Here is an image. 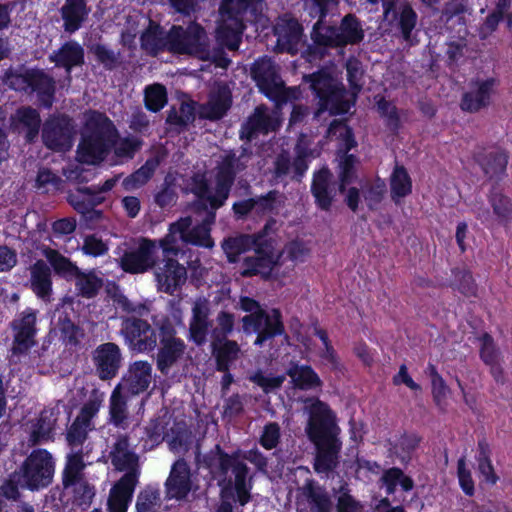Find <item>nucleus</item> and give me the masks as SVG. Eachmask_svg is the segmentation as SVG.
Masks as SVG:
<instances>
[{
    "instance_id": "nucleus-11",
    "label": "nucleus",
    "mask_w": 512,
    "mask_h": 512,
    "mask_svg": "<svg viewBox=\"0 0 512 512\" xmlns=\"http://www.w3.org/2000/svg\"><path fill=\"white\" fill-rule=\"evenodd\" d=\"M102 402L103 395L94 389L67 430L66 440L71 452L84 453L83 444L87 439L88 432L94 428L92 419L98 413Z\"/></svg>"
},
{
    "instance_id": "nucleus-46",
    "label": "nucleus",
    "mask_w": 512,
    "mask_h": 512,
    "mask_svg": "<svg viewBox=\"0 0 512 512\" xmlns=\"http://www.w3.org/2000/svg\"><path fill=\"white\" fill-rule=\"evenodd\" d=\"M123 389L116 386L110 397L109 414L111 422L118 426L123 427L128 418L127 409V396Z\"/></svg>"
},
{
    "instance_id": "nucleus-53",
    "label": "nucleus",
    "mask_w": 512,
    "mask_h": 512,
    "mask_svg": "<svg viewBox=\"0 0 512 512\" xmlns=\"http://www.w3.org/2000/svg\"><path fill=\"white\" fill-rule=\"evenodd\" d=\"M390 186L393 199L405 197L411 192V179L403 166L395 167L390 178Z\"/></svg>"
},
{
    "instance_id": "nucleus-9",
    "label": "nucleus",
    "mask_w": 512,
    "mask_h": 512,
    "mask_svg": "<svg viewBox=\"0 0 512 512\" xmlns=\"http://www.w3.org/2000/svg\"><path fill=\"white\" fill-rule=\"evenodd\" d=\"M242 329L247 335L256 334L254 345L263 347L268 341L276 336L284 335L285 326L282 320V314L279 309L264 311L258 315H246L242 318Z\"/></svg>"
},
{
    "instance_id": "nucleus-50",
    "label": "nucleus",
    "mask_w": 512,
    "mask_h": 512,
    "mask_svg": "<svg viewBox=\"0 0 512 512\" xmlns=\"http://www.w3.org/2000/svg\"><path fill=\"white\" fill-rule=\"evenodd\" d=\"M79 295L85 298L94 297L103 286V281L94 272L84 273L80 269L73 276Z\"/></svg>"
},
{
    "instance_id": "nucleus-26",
    "label": "nucleus",
    "mask_w": 512,
    "mask_h": 512,
    "mask_svg": "<svg viewBox=\"0 0 512 512\" xmlns=\"http://www.w3.org/2000/svg\"><path fill=\"white\" fill-rule=\"evenodd\" d=\"M111 464L117 471L125 472L124 475L135 477L138 481L140 475L139 456L130 448L127 436H120L111 446L108 455Z\"/></svg>"
},
{
    "instance_id": "nucleus-58",
    "label": "nucleus",
    "mask_w": 512,
    "mask_h": 512,
    "mask_svg": "<svg viewBox=\"0 0 512 512\" xmlns=\"http://www.w3.org/2000/svg\"><path fill=\"white\" fill-rule=\"evenodd\" d=\"M427 374L431 379L432 394L434 401L441 408L446 407V384L443 377L438 372L435 365L430 364L427 369Z\"/></svg>"
},
{
    "instance_id": "nucleus-45",
    "label": "nucleus",
    "mask_w": 512,
    "mask_h": 512,
    "mask_svg": "<svg viewBox=\"0 0 512 512\" xmlns=\"http://www.w3.org/2000/svg\"><path fill=\"white\" fill-rule=\"evenodd\" d=\"M56 420V414L53 409H44L31 432L30 444L34 446L49 439Z\"/></svg>"
},
{
    "instance_id": "nucleus-10",
    "label": "nucleus",
    "mask_w": 512,
    "mask_h": 512,
    "mask_svg": "<svg viewBox=\"0 0 512 512\" xmlns=\"http://www.w3.org/2000/svg\"><path fill=\"white\" fill-rule=\"evenodd\" d=\"M158 331V326L153 327L145 319L136 316L122 317L120 334L133 352L154 351L158 344Z\"/></svg>"
},
{
    "instance_id": "nucleus-64",
    "label": "nucleus",
    "mask_w": 512,
    "mask_h": 512,
    "mask_svg": "<svg viewBox=\"0 0 512 512\" xmlns=\"http://www.w3.org/2000/svg\"><path fill=\"white\" fill-rule=\"evenodd\" d=\"M363 197L370 209H375L386 193V184L378 179L362 188Z\"/></svg>"
},
{
    "instance_id": "nucleus-40",
    "label": "nucleus",
    "mask_w": 512,
    "mask_h": 512,
    "mask_svg": "<svg viewBox=\"0 0 512 512\" xmlns=\"http://www.w3.org/2000/svg\"><path fill=\"white\" fill-rule=\"evenodd\" d=\"M491 455L492 450L488 441L485 438L479 439L475 456L478 471L486 484L494 486L499 481V476L495 472Z\"/></svg>"
},
{
    "instance_id": "nucleus-63",
    "label": "nucleus",
    "mask_w": 512,
    "mask_h": 512,
    "mask_svg": "<svg viewBox=\"0 0 512 512\" xmlns=\"http://www.w3.org/2000/svg\"><path fill=\"white\" fill-rule=\"evenodd\" d=\"M512 0H497L495 8L486 16L484 26L490 32L497 30L499 23L504 20L505 15L511 8Z\"/></svg>"
},
{
    "instance_id": "nucleus-12",
    "label": "nucleus",
    "mask_w": 512,
    "mask_h": 512,
    "mask_svg": "<svg viewBox=\"0 0 512 512\" xmlns=\"http://www.w3.org/2000/svg\"><path fill=\"white\" fill-rule=\"evenodd\" d=\"M160 347L156 354V366L162 375H168L170 369L178 363L186 351L185 342L176 336V329L169 319L158 324Z\"/></svg>"
},
{
    "instance_id": "nucleus-35",
    "label": "nucleus",
    "mask_w": 512,
    "mask_h": 512,
    "mask_svg": "<svg viewBox=\"0 0 512 512\" xmlns=\"http://www.w3.org/2000/svg\"><path fill=\"white\" fill-rule=\"evenodd\" d=\"M307 168L304 152H299L293 160L290 159L288 153H281L274 162V175L276 178L290 177L292 180L300 181Z\"/></svg>"
},
{
    "instance_id": "nucleus-52",
    "label": "nucleus",
    "mask_w": 512,
    "mask_h": 512,
    "mask_svg": "<svg viewBox=\"0 0 512 512\" xmlns=\"http://www.w3.org/2000/svg\"><path fill=\"white\" fill-rule=\"evenodd\" d=\"M381 481L385 485L388 494L395 492L397 484H400L404 491H410L414 486L413 480L404 475L401 469L395 467L386 470L381 477Z\"/></svg>"
},
{
    "instance_id": "nucleus-17",
    "label": "nucleus",
    "mask_w": 512,
    "mask_h": 512,
    "mask_svg": "<svg viewBox=\"0 0 512 512\" xmlns=\"http://www.w3.org/2000/svg\"><path fill=\"white\" fill-rule=\"evenodd\" d=\"M75 134L72 120L66 116H60L48 119L44 123L42 139L47 148L66 151L72 147Z\"/></svg>"
},
{
    "instance_id": "nucleus-37",
    "label": "nucleus",
    "mask_w": 512,
    "mask_h": 512,
    "mask_svg": "<svg viewBox=\"0 0 512 512\" xmlns=\"http://www.w3.org/2000/svg\"><path fill=\"white\" fill-rule=\"evenodd\" d=\"M311 191L317 205L323 210H328L335 196L332 174L328 169H321L314 174Z\"/></svg>"
},
{
    "instance_id": "nucleus-43",
    "label": "nucleus",
    "mask_w": 512,
    "mask_h": 512,
    "mask_svg": "<svg viewBox=\"0 0 512 512\" xmlns=\"http://www.w3.org/2000/svg\"><path fill=\"white\" fill-rule=\"evenodd\" d=\"M31 90L37 91L42 105L49 108L55 93V81L43 71L30 72Z\"/></svg>"
},
{
    "instance_id": "nucleus-57",
    "label": "nucleus",
    "mask_w": 512,
    "mask_h": 512,
    "mask_svg": "<svg viewBox=\"0 0 512 512\" xmlns=\"http://www.w3.org/2000/svg\"><path fill=\"white\" fill-rule=\"evenodd\" d=\"M16 117L27 128V139L31 141L38 134L40 127L38 112L31 107H23L17 110Z\"/></svg>"
},
{
    "instance_id": "nucleus-4",
    "label": "nucleus",
    "mask_w": 512,
    "mask_h": 512,
    "mask_svg": "<svg viewBox=\"0 0 512 512\" xmlns=\"http://www.w3.org/2000/svg\"><path fill=\"white\" fill-rule=\"evenodd\" d=\"M170 51L211 61L221 68L230 64L221 46L210 48L206 31L197 23H191L187 28L173 26L170 29Z\"/></svg>"
},
{
    "instance_id": "nucleus-19",
    "label": "nucleus",
    "mask_w": 512,
    "mask_h": 512,
    "mask_svg": "<svg viewBox=\"0 0 512 512\" xmlns=\"http://www.w3.org/2000/svg\"><path fill=\"white\" fill-rule=\"evenodd\" d=\"M210 316V301L204 297L197 298L192 305L188 328V338L196 346L204 345L208 334L212 331L213 320Z\"/></svg>"
},
{
    "instance_id": "nucleus-5",
    "label": "nucleus",
    "mask_w": 512,
    "mask_h": 512,
    "mask_svg": "<svg viewBox=\"0 0 512 512\" xmlns=\"http://www.w3.org/2000/svg\"><path fill=\"white\" fill-rule=\"evenodd\" d=\"M326 18H318L312 27L311 39L316 45L337 48L355 45L364 39L362 23L354 14L345 15L339 25L329 24Z\"/></svg>"
},
{
    "instance_id": "nucleus-44",
    "label": "nucleus",
    "mask_w": 512,
    "mask_h": 512,
    "mask_svg": "<svg viewBox=\"0 0 512 512\" xmlns=\"http://www.w3.org/2000/svg\"><path fill=\"white\" fill-rule=\"evenodd\" d=\"M287 375L300 389H312L321 385V380L310 366L291 364Z\"/></svg>"
},
{
    "instance_id": "nucleus-30",
    "label": "nucleus",
    "mask_w": 512,
    "mask_h": 512,
    "mask_svg": "<svg viewBox=\"0 0 512 512\" xmlns=\"http://www.w3.org/2000/svg\"><path fill=\"white\" fill-rule=\"evenodd\" d=\"M278 259L279 255L273 254L268 248L255 249L253 255L243 259L241 275L249 277L260 274L263 277H268Z\"/></svg>"
},
{
    "instance_id": "nucleus-14",
    "label": "nucleus",
    "mask_w": 512,
    "mask_h": 512,
    "mask_svg": "<svg viewBox=\"0 0 512 512\" xmlns=\"http://www.w3.org/2000/svg\"><path fill=\"white\" fill-rule=\"evenodd\" d=\"M20 471L23 486L31 490L46 487L54 473L52 455L45 449H36L23 462Z\"/></svg>"
},
{
    "instance_id": "nucleus-13",
    "label": "nucleus",
    "mask_w": 512,
    "mask_h": 512,
    "mask_svg": "<svg viewBox=\"0 0 512 512\" xmlns=\"http://www.w3.org/2000/svg\"><path fill=\"white\" fill-rule=\"evenodd\" d=\"M205 464L211 470H218L226 475L228 470L231 469L235 477V490L237 493L238 501L241 505H245L249 500L248 488L246 485V477L248 468L246 464L238 457L229 456L224 453L219 445H216L214 450L204 459Z\"/></svg>"
},
{
    "instance_id": "nucleus-62",
    "label": "nucleus",
    "mask_w": 512,
    "mask_h": 512,
    "mask_svg": "<svg viewBox=\"0 0 512 512\" xmlns=\"http://www.w3.org/2000/svg\"><path fill=\"white\" fill-rule=\"evenodd\" d=\"M490 204L500 222L507 223L512 219V201L509 197L495 193L490 197Z\"/></svg>"
},
{
    "instance_id": "nucleus-41",
    "label": "nucleus",
    "mask_w": 512,
    "mask_h": 512,
    "mask_svg": "<svg viewBox=\"0 0 512 512\" xmlns=\"http://www.w3.org/2000/svg\"><path fill=\"white\" fill-rule=\"evenodd\" d=\"M64 30L73 33L78 30L88 15L84 0H66L61 8Z\"/></svg>"
},
{
    "instance_id": "nucleus-39",
    "label": "nucleus",
    "mask_w": 512,
    "mask_h": 512,
    "mask_svg": "<svg viewBox=\"0 0 512 512\" xmlns=\"http://www.w3.org/2000/svg\"><path fill=\"white\" fill-rule=\"evenodd\" d=\"M30 282L33 292L44 301H49L52 293L50 267L38 260L30 267Z\"/></svg>"
},
{
    "instance_id": "nucleus-60",
    "label": "nucleus",
    "mask_w": 512,
    "mask_h": 512,
    "mask_svg": "<svg viewBox=\"0 0 512 512\" xmlns=\"http://www.w3.org/2000/svg\"><path fill=\"white\" fill-rule=\"evenodd\" d=\"M254 245V241L249 235H241L234 238L226 239L222 248L227 254L230 261H235L234 257L248 249H250Z\"/></svg>"
},
{
    "instance_id": "nucleus-28",
    "label": "nucleus",
    "mask_w": 512,
    "mask_h": 512,
    "mask_svg": "<svg viewBox=\"0 0 512 512\" xmlns=\"http://www.w3.org/2000/svg\"><path fill=\"white\" fill-rule=\"evenodd\" d=\"M307 505L310 512H332L333 502L327 490L313 481L299 489L298 505Z\"/></svg>"
},
{
    "instance_id": "nucleus-54",
    "label": "nucleus",
    "mask_w": 512,
    "mask_h": 512,
    "mask_svg": "<svg viewBox=\"0 0 512 512\" xmlns=\"http://www.w3.org/2000/svg\"><path fill=\"white\" fill-rule=\"evenodd\" d=\"M161 507V497L157 489L146 487L141 490L136 499L137 512H158Z\"/></svg>"
},
{
    "instance_id": "nucleus-8",
    "label": "nucleus",
    "mask_w": 512,
    "mask_h": 512,
    "mask_svg": "<svg viewBox=\"0 0 512 512\" xmlns=\"http://www.w3.org/2000/svg\"><path fill=\"white\" fill-rule=\"evenodd\" d=\"M252 158V151L247 147L225 151L217 166L216 197L212 207L220 208L229 196L235 176L245 170Z\"/></svg>"
},
{
    "instance_id": "nucleus-31",
    "label": "nucleus",
    "mask_w": 512,
    "mask_h": 512,
    "mask_svg": "<svg viewBox=\"0 0 512 512\" xmlns=\"http://www.w3.org/2000/svg\"><path fill=\"white\" fill-rule=\"evenodd\" d=\"M210 347L216 361V369L220 372L229 371L231 365L243 354L240 345L228 338L211 340Z\"/></svg>"
},
{
    "instance_id": "nucleus-29",
    "label": "nucleus",
    "mask_w": 512,
    "mask_h": 512,
    "mask_svg": "<svg viewBox=\"0 0 512 512\" xmlns=\"http://www.w3.org/2000/svg\"><path fill=\"white\" fill-rule=\"evenodd\" d=\"M231 92L225 84H217L210 92L208 101L201 105L200 116L209 120L222 118L231 106Z\"/></svg>"
},
{
    "instance_id": "nucleus-15",
    "label": "nucleus",
    "mask_w": 512,
    "mask_h": 512,
    "mask_svg": "<svg viewBox=\"0 0 512 512\" xmlns=\"http://www.w3.org/2000/svg\"><path fill=\"white\" fill-rule=\"evenodd\" d=\"M157 263V242L148 238H140L138 246L125 252L120 258L121 268L131 274H142L153 270Z\"/></svg>"
},
{
    "instance_id": "nucleus-47",
    "label": "nucleus",
    "mask_w": 512,
    "mask_h": 512,
    "mask_svg": "<svg viewBox=\"0 0 512 512\" xmlns=\"http://www.w3.org/2000/svg\"><path fill=\"white\" fill-rule=\"evenodd\" d=\"M452 281H450V288L458 291L465 297H476L478 292V285L468 269H453Z\"/></svg>"
},
{
    "instance_id": "nucleus-56",
    "label": "nucleus",
    "mask_w": 512,
    "mask_h": 512,
    "mask_svg": "<svg viewBox=\"0 0 512 512\" xmlns=\"http://www.w3.org/2000/svg\"><path fill=\"white\" fill-rule=\"evenodd\" d=\"M114 154L121 161L130 160L134 157L136 152H138L142 145L143 141L135 136H129L125 138H121L118 141L114 140Z\"/></svg>"
},
{
    "instance_id": "nucleus-2",
    "label": "nucleus",
    "mask_w": 512,
    "mask_h": 512,
    "mask_svg": "<svg viewBox=\"0 0 512 512\" xmlns=\"http://www.w3.org/2000/svg\"><path fill=\"white\" fill-rule=\"evenodd\" d=\"M214 222L215 215L212 212L194 226L191 216L181 217L169 225L168 233L163 238L156 240L157 250L161 248L163 257H177L183 253L180 242L212 249L214 241L210 232Z\"/></svg>"
},
{
    "instance_id": "nucleus-1",
    "label": "nucleus",
    "mask_w": 512,
    "mask_h": 512,
    "mask_svg": "<svg viewBox=\"0 0 512 512\" xmlns=\"http://www.w3.org/2000/svg\"><path fill=\"white\" fill-rule=\"evenodd\" d=\"M309 419L305 431L316 447L314 469L327 473L338 465L342 443L338 438L339 427L329 407L318 399H307Z\"/></svg>"
},
{
    "instance_id": "nucleus-55",
    "label": "nucleus",
    "mask_w": 512,
    "mask_h": 512,
    "mask_svg": "<svg viewBox=\"0 0 512 512\" xmlns=\"http://www.w3.org/2000/svg\"><path fill=\"white\" fill-rule=\"evenodd\" d=\"M480 342L479 356L485 365L500 361L501 351L494 338L488 332L478 337Z\"/></svg>"
},
{
    "instance_id": "nucleus-27",
    "label": "nucleus",
    "mask_w": 512,
    "mask_h": 512,
    "mask_svg": "<svg viewBox=\"0 0 512 512\" xmlns=\"http://www.w3.org/2000/svg\"><path fill=\"white\" fill-rule=\"evenodd\" d=\"M93 362L97 375L101 380L114 378L122 362L119 346L113 342L99 345L93 352Z\"/></svg>"
},
{
    "instance_id": "nucleus-59",
    "label": "nucleus",
    "mask_w": 512,
    "mask_h": 512,
    "mask_svg": "<svg viewBox=\"0 0 512 512\" xmlns=\"http://www.w3.org/2000/svg\"><path fill=\"white\" fill-rule=\"evenodd\" d=\"M167 102L166 88L161 84H152L145 88V105L154 112L159 111Z\"/></svg>"
},
{
    "instance_id": "nucleus-7",
    "label": "nucleus",
    "mask_w": 512,
    "mask_h": 512,
    "mask_svg": "<svg viewBox=\"0 0 512 512\" xmlns=\"http://www.w3.org/2000/svg\"><path fill=\"white\" fill-rule=\"evenodd\" d=\"M304 79L311 83V88L319 98L320 107L314 114L315 118H318L326 110L331 115L344 114L349 111L350 102L345 99L343 86L330 74L319 71L304 76Z\"/></svg>"
},
{
    "instance_id": "nucleus-3",
    "label": "nucleus",
    "mask_w": 512,
    "mask_h": 512,
    "mask_svg": "<svg viewBox=\"0 0 512 512\" xmlns=\"http://www.w3.org/2000/svg\"><path fill=\"white\" fill-rule=\"evenodd\" d=\"M82 140L78 145L77 158L86 164L103 160L117 136L112 121L103 113L88 111L84 114Z\"/></svg>"
},
{
    "instance_id": "nucleus-48",
    "label": "nucleus",
    "mask_w": 512,
    "mask_h": 512,
    "mask_svg": "<svg viewBox=\"0 0 512 512\" xmlns=\"http://www.w3.org/2000/svg\"><path fill=\"white\" fill-rule=\"evenodd\" d=\"M84 453L70 452L67 455V462L63 470V486L67 487L75 482L86 479L84 469L86 464L83 461Z\"/></svg>"
},
{
    "instance_id": "nucleus-21",
    "label": "nucleus",
    "mask_w": 512,
    "mask_h": 512,
    "mask_svg": "<svg viewBox=\"0 0 512 512\" xmlns=\"http://www.w3.org/2000/svg\"><path fill=\"white\" fill-rule=\"evenodd\" d=\"M153 380V368L149 361L137 360L129 364L121 381L117 384L125 393L136 396L145 392Z\"/></svg>"
},
{
    "instance_id": "nucleus-51",
    "label": "nucleus",
    "mask_w": 512,
    "mask_h": 512,
    "mask_svg": "<svg viewBox=\"0 0 512 512\" xmlns=\"http://www.w3.org/2000/svg\"><path fill=\"white\" fill-rule=\"evenodd\" d=\"M158 166L159 159L157 157L148 159L143 166L124 179L123 185L127 190L143 186L150 180Z\"/></svg>"
},
{
    "instance_id": "nucleus-23",
    "label": "nucleus",
    "mask_w": 512,
    "mask_h": 512,
    "mask_svg": "<svg viewBox=\"0 0 512 512\" xmlns=\"http://www.w3.org/2000/svg\"><path fill=\"white\" fill-rule=\"evenodd\" d=\"M37 311L28 308L12 322L13 353H25L35 345Z\"/></svg>"
},
{
    "instance_id": "nucleus-16",
    "label": "nucleus",
    "mask_w": 512,
    "mask_h": 512,
    "mask_svg": "<svg viewBox=\"0 0 512 512\" xmlns=\"http://www.w3.org/2000/svg\"><path fill=\"white\" fill-rule=\"evenodd\" d=\"M281 122L282 119L278 108L270 110L263 104L259 105L242 124L240 138L251 141L259 134L266 135L270 132H275L280 127Z\"/></svg>"
},
{
    "instance_id": "nucleus-20",
    "label": "nucleus",
    "mask_w": 512,
    "mask_h": 512,
    "mask_svg": "<svg viewBox=\"0 0 512 512\" xmlns=\"http://www.w3.org/2000/svg\"><path fill=\"white\" fill-rule=\"evenodd\" d=\"M250 74L259 90L269 99L279 95L282 79L278 66L271 58L265 56L257 59L251 65Z\"/></svg>"
},
{
    "instance_id": "nucleus-36",
    "label": "nucleus",
    "mask_w": 512,
    "mask_h": 512,
    "mask_svg": "<svg viewBox=\"0 0 512 512\" xmlns=\"http://www.w3.org/2000/svg\"><path fill=\"white\" fill-rule=\"evenodd\" d=\"M49 60L57 67H63L70 79L71 69L84 63V49L77 42L69 41L54 51Z\"/></svg>"
},
{
    "instance_id": "nucleus-6",
    "label": "nucleus",
    "mask_w": 512,
    "mask_h": 512,
    "mask_svg": "<svg viewBox=\"0 0 512 512\" xmlns=\"http://www.w3.org/2000/svg\"><path fill=\"white\" fill-rule=\"evenodd\" d=\"M304 79L311 83V88L319 98L320 107L314 114L315 118H318L326 110L331 115L344 114L349 111L350 102L345 99L343 86L330 74L319 71L304 76Z\"/></svg>"
},
{
    "instance_id": "nucleus-25",
    "label": "nucleus",
    "mask_w": 512,
    "mask_h": 512,
    "mask_svg": "<svg viewBox=\"0 0 512 512\" xmlns=\"http://www.w3.org/2000/svg\"><path fill=\"white\" fill-rule=\"evenodd\" d=\"M499 84V80L489 77L485 80L471 81L473 90L467 91L462 95L460 107L463 111L476 113L488 107L491 103V96L494 88Z\"/></svg>"
},
{
    "instance_id": "nucleus-18",
    "label": "nucleus",
    "mask_w": 512,
    "mask_h": 512,
    "mask_svg": "<svg viewBox=\"0 0 512 512\" xmlns=\"http://www.w3.org/2000/svg\"><path fill=\"white\" fill-rule=\"evenodd\" d=\"M153 274L158 290L169 295H173L187 280V269L176 257H163L153 269Z\"/></svg>"
},
{
    "instance_id": "nucleus-38",
    "label": "nucleus",
    "mask_w": 512,
    "mask_h": 512,
    "mask_svg": "<svg viewBox=\"0 0 512 512\" xmlns=\"http://www.w3.org/2000/svg\"><path fill=\"white\" fill-rule=\"evenodd\" d=\"M190 189L198 198L192 205L195 212L203 213V217H208L211 212L215 215L218 208L212 207V200L216 197V193L209 194L208 182L203 174H195L191 178Z\"/></svg>"
},
{
    "instance_id": "nucleus-49",
    "label": "nucleus",
    "mask_w": 512,
    "mask_h": 512,
    "mask_svg": "<svg viewBox=\"0 0 512 512\" xmlns=\"http://www.w3.org/2000/svg\"><path fill=\"white\" fill-rule=\"evenodd\" d=\"M43 255L49 261L56 274L72 280L73 276L77 273L79 268L72 263L68 258L60 254L57 250L45 248Z\"/></svg>"
},
{
    "instance_id": "nucleus-33",
    "label": "nucleus",
    "mask_w": 512,
    "mask_h": 512,
    "mask_svg": "<svg viewBox=\"0 0 512 512\" xmlns=\"http://www.w3.org/2000/svg\"><path fill=\"white\" fill-rule=\"evenodd\" d=\"M221 24L217 29V40L220 45H225L230 50H236L241 40V34L244 29L243 18L230 13L219 11Z\"/></svg>"
},
{
    "instance_id": "nucleus-34",
    "label": "nucleus",
    "mask_w": 512,
    "mask_h": 512,
    "mask_svg": "<svg viewBox=\"0 0 512 512\" xmlns=\"http://www.w3.org/2000/svg\"><path fill=\"white\" fill-rule=\"evenodd\" d=\"M138 481L134 475H123L113 486L108 498L109 512H126Z\"/></svg>"
},
{
    "instance_id": "nucleus-42",
    "label": "nucleus",
    "mask_w": 512,
    "mask_h": 512,
    "mask_svg": "<svg viewBox=\"0 0 512 512\" xmlns=\"http://www.w3.org/2000/svg\"><path fill=\"white\" fill-rule=\"evenodd\" d=\"M141 46L151 55L164 49L170 51V31L165 33L159 26L150 24L141 36Z\"/></svg>"
},
{
    "instance_id": "nucleus-22",
    "label": "nucleus",
    "mask_w": 512,
    "mask_h": 512,
    "mask_svg": "<svg viewBox=\"0 0 512 512\" xmlns=\"http://www.w3.org/2000/svg\"><path fill=\"white\" fill-rule=\"evenodd\" d=\"M473 159L489 179L501 180L507 174L509 153L505 149L500 147L491 149L478 147L473 152Z\"/></svg>"
},
{
    "instance_id": "nucleus-24",
    "label": "nucleus",
    "mask_w": 512,
    "mask_h": 512,
    "mask_svg": "<svg viewBox=\"0 0 512 512\" xmlns=\"http://www.w3.org/2000/svg\"><path fill=\"white\" fill-rule=\"evenodd\" d=\"M274 33L277 37V48L281 52L296 54L303 43V27L297 19L283 16L278 19Z\"/></svg>"
},
{
    "instance_id": "nucleus-32",
    "label": "nucleus",
    "mask_w": 512,
    "mask_h": 512,
    "mask_svg": "<svg viewBox=\"0 0 512 512\" xmlns=\"http://www.w3.org/2000/svg\"><path fill=\"white\" fill-rule=\"evenodd\" d=\"M167 496L182 499L191 490L190 468L184 459H178L172 466L166 480Z\"/></svg>"
},
{
    "instance_id": "nucleus-61",
    "label": "nucleus",
    "mask_w": 512,
    "mask_h": 512,
    "mask_svg": "<svg viewBox=\"0 0 512 512\" xmlns=\"http://www.w3.org/2000/svg\"><path fill=\"white\" fill-rule=\"evenodd\" d=\"M263 0H223L219 11L230 13L233 17L239 16L243 18L244 13L248 10H256V6Z\"/></svg>"
}]
</instances>
